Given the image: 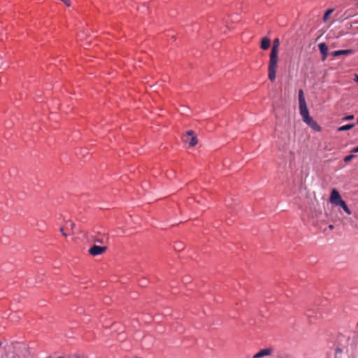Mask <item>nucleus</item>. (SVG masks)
<instances>
[{
    "instance_id": "obj_1",
    "label": "nucleus",
    "mask_w": 358,
    "mask_h": 358,
    "mask_svg": "<svg viewBox=\"0 0 358 358\" xmlns=\"http://www.w3.org/2000/svg\"><path fill=\"white\" fill-rule=\"evenodd\" d=\"M280 45L279 38H275L269 55L268 67V77L271 81H274L276 77V71L278 62V48Z\"/></svg>"
},
{
    "instance_id": "obj_2",
    "label": "nucleus",
    "mask_w": 358,
    "mask_h": 358,
    "mask_svg": "<svg viewBox=\"0 0 358 358\" xmlns=\"http://www.w3.org/2000/svg\"><path fill=\"white\" fill-rule=\"evenodd\" d=\"M299 113L301 115L303 121L308 120L310 116L309 111L306 106L303 91L302 90H299Z\"/></svg>"
},
{
    "instance_id": "obj_3",
    "label": "nucleus",
    "mask_w": 358,
    "mask_h": 358,
    "mask_svg": "<svg viewBox=\"0 0 358 358\" xmlns=\"http://www.w3.org/2000/svg\"><path fill=\"white\" fill-rule=\"evenodd\" d=\"M184 141L189 144L190 147H194L198 143L197 138L194 136L192 130L187 131L184 136Z\"/></svg>"
},
{
    "instance_id": "obj_4",
    "label": "nucleus",
    "mask_w": 358,
    "mask_h": 358,
    "mask_svg": "<svg viewBox=\"0 0 358 358\" xmlns=\"http://www.w3.org/2000/svg\"><path fill=\"white\" fill-rule=\"evenodd\" d=\"M343 199L338 192V191L336 189H333L331 192L329 201L334 206H337L338 203H341L343 201Z\"/></svg>"
},
{
    "instance_id": "obj_5",
    "label": "nucleus",
    "mask_w": 358,
    "mask_h": 358,
    "mask_svg": "<svg viewBox=\"0 0 358 358\" xmlns=\"http://www.w3.org/2000/svg\"><path fill=\"white\" fill-rule=\"evenodd\" d=\"M107 250L106 247H101L96 245H94L88 250L89 253L92 256H97L104 253Z\"/></svg>"
},
{
    "instance_id": "obj_6",
    "label": "nucleus",
    "mask_w": 358,
    "mask_h": 358,
    "mask_svg": "<svg viewBox=\"0 0 358 358\" xmlns=\"http://www.w3.org/2000/svg\"><path fill=\"white\" fill-rule=\"evenodd\" d=\"M303 122L315 131H320L322 129L321 127L311 117Z\"/></svg>"
},
{
    "instance_id": "obj_7",
    "label": "nucleus",
    "mask_w": 358,
    "mask_h": 358,
    "mask_svg": "<svg viewBox=\"0 0 358 358\" xmlns=\"http://www.w3.org/2000/svg\"><path fill=\"white\" fill-rule=\"evenodd\" d=\"M273 350L272 348H265L261 350L259 352L256 353L253 358H262L266 356L271 355L273 352Z\"/></svg>"
},
{
    "instance_id": "obj_8",
    "label": "nucleus",
    "mask_w": 358,
    "mask_h": 358,
    "mask_svg": "<svg viewBox=\"0 0 358 358\" xmlns=\"http://www.w3.org/2000/svg\"><path fill=\"white\" fill-rule=\"evenodd\" d=\"M354 52H355L354 50L348 49V50H336V51L331 52V55L333 57H338L340 55H349L353 54Z\"/></svg>"
},
{
    "instance_id": "obj_9",
    "label": "nucleus",
    "mask_w": 358,
    "mask_h": 358,
    "mask_svg": "<svg viewBox=\"0 0 358 358\" xmlns=\"http://www.w3.org/2000/svg\"><path fill=\"white\" fill-rule=\"evenodd\" d=\"M318 48L322 55V60L325 61L328 55V47L324 43H320L318 44Z\"/></svg>"
},
{
    "instance_id": "obj_10",
    "label": "nucleus",
    "mask_w": 358,
    "mask_h": 358,
    "mask_svg": "<svg viewBox=\"0 0 358 358\" xmlns=\"http://www.w3.org/2000/svg\"><path fill=\"white\" fill-rule=\"evenodd\" d=\"M270 45H271V41L267 37H264L262 38V41H261V48L262 50H267L269 47H270Z\"/></svg>"
},
{
    "instance_id": "obj_11",
    "label": "nucleus",
    "mask_w": 358,
    "mask_h": 358,
    "mask_svg": "<svg viewBox=\"0 0 358 358\" xmlns=\"http://www.w3.org/2000/svg\"><path fill=\"white\" fill-rule=\"evenodd\" d=\"M336 206L341 207L348 215H350L352 213L351 210L349 209L344 201H343L341 203H338Z\"/></svg>"
},
{
    "instance_id": "obj_12",
    "label": "nucleus",
    "mask_w": 358,
    "mask_h": 358,
    "mask_svg": "<svg viewBox=\"0 0 358 358\" xmlns=\"http://www.w3.org/2000/svg\"><path fill=\"white\" fill-rule=\"evenodd\" d=\"M354 127H355L354 124H348L343 125V126L338 127V131H347V130L352 129Z\"/></svg>"
},
{
    "instance_id": "obj_13",
    "label": "nucleus",
    "mask_w": 358,
    "mask_h": 358,
    "mask_svg": "<svg viewBox=\"0 0 358 358\" xmlns=\"http://www.w3.org/2000/svg\"><path fill=\"white\" fill-rule=\"evenodd\" d=\"M333 11H334L333 9H329L326 11V13H324V17H323V20L324 22H326L329 19V15L333 13Z\"/></svg>"
},
{
    "instance_id": "obj_14",
    "label": "nucleus",
    "mask_w": 358,
    "mask_h": 358,
    "mask_svg": "<svg viewBox=\"0 0 358 358\" xmlns=\"http://www.w3.org/2000/svg\"><path fill=\"white\" fill-rule=\"evenodd\" d=\"M355 157V155H348V156H345L344 157V162H350L353 158Z\"/></svg>"
},
{
    "instance_id": "obj_15",
    "label": "nucleus",
    "mask_w": 358,
    "mask_h": 358,
    "mask_svg": "<svg viewBox=\"0 0 358 358\" xmlns=\"http://www.w3.org/2000/svg\"><path fill=\"white\" fill-rule=\"evenodd\" d=\"M70 227L71 230H73L75 227V224L71 222H66V228Z\"/></svg>"
},
{
    "instance_id": "obj_16",
    "label": "nucleus",
    "mask_w": 358,
    "mask_h": 358,
    "mask_svg": "<svg viewBox=\"0 0 358 358\" xmlns=\"http://www.w3.org/2000/svg\"><path fill=\"white\" fill-rule=\"evenodd\" d=\"M354 118V116L352 115H348L345 117H343V120H352Z\"/></svg>"
},
{
    "instance_id": "obj_17",
    "label": "nucleus",
    "mask_w": 358,
    "mask_h": 358,
    "mask_svg": "<svg viewBox=\"0 0 358 358\" xmlns=\"http://www.w3.org/2000/svg\"><path fill=\"white\" fill-rule=\"evenodd\" d=\"M95 241L98 242V243H103V239L96 238Z\"/></svg>"
},
{
    "instance_id": "obj_18",
    "label": "nucleus",
    "mask_w": 358,
    "mask_h": 358,
    "mask_svg": "<svg viewBox=\"0 0 358 358\" xmlns=\"http://www.w3.org/2000/svg\"><path fill=\"white\" fill-rule=\"evenodd\" d=\"M352 152H358V147H356L355 148H353V150H352Z\"/></svg>"
},
{
    "instance_id": "obj_19",
    "label": "nucleus",
    "mask_w": 358,
    "mask_h": 358,
    "mask_svg": "<svg viewBox=\"0 0 358 358\" xmlns=\"http://www.w3.org/2000/svg\"><path fill=\"white\" fill-rule=\"evenodd\" d=\"M329 228L332 230L334 228V226L333 224H329Z\"/></svg>"
},
{
    "instance_id": "obj_20",
    "label": "nucleus",
    "mask_w": 358,
    "mask_h": 358,
    "mask_svg": "<svg viewBox=\"0 0 358 358\" xmlns=\"http://www.w3.org/2000/svg\"><path fill=\"white\" fill-rule=\"evenodd\" d=\"M6 38H7V36H6V34L5 37H3V36H1V40L3 41L4 39H6Z\"/></svg>"
},
{
    "instance_id": "obj_21",
    "label": "nucleus",
    "mask_w": 358,
    "mask_h": 358,
    "mask_svg": "<svg viewBox=\"0 0 358 358\" xmlns=\"http://www.w3.org/2000/svg\"><path fill=\"white\" fill-rule=\"evenodd\" d=\"M354 80L355 82H358V75H355V78Z\"/></svg>"
},
{
    "instance_id": "obj_22",
    "label": "nucleus",
    "mask_w": 358,
    "mask_h": 358,
    "mask_svg": "<svg viewBox=\"0 0 358 358\" xmlns=\"http://www.w3.org/2000/svg\"><path fill=\"white\" fill-rule=\"evenodd\" d=\"M62 235H63L64 236H65V237H66V236H67V234H66V232H63V233H62Z\"/></svg>"
},
{
    "instance_id": "obj_23",
    "label": "nucleus",
    "mask_w": 358,
    "mask_h": 358,
    "mask_svg": "<svg viewBox=\"0 0 358 358\" xmlns=\"http://www.w3.org/2000/svg\"><path fill=\"white\" fill-rule=\"evenodd\" d=\"M60 231L62 232V234L63 232H64V229H63L62 227V228H60Z\"/></svg>"
},
{
    "instance_id": "obj_24",
    "label": "nucleus",
    "mask_w": 358,
    "mask_h": 358,
    "mask_svg": "<svg viewBox=\"0 0 358 358\" xmlns=\"http://www.w3.org/2000/svg\"><path fill=\"white\" fill-rule=\"evenodd\" d=\"M58 358H63V357H58Z\"/></svg>"
},
{
    "instance_id": "obj_25",
    "label": "nucleus",
    "mask_w": 358,
    "mask_h": 358,
    "mask_svg": "<svg viewBox=\"0 0 358 358\" xmlns=\"http://www.w3.org/2000/svg\"><path fill=\"white\" fill-rule=\"evenodd\" d=\"M357 124H358V119H357Z\"/></svg>"
},
{
    "instance_id": "obj_26",
    "label": "nucleus",
    "mask_w": 358,
    "mask_h": 358,
    "mask_svg": "<svg viewBox=\"0 0 358 358\" xmlns=\"http://www.w3.org/2000/svg\"><path fill=\"white\" fill-rule=\"evenodd\" d=\"M357 4H358V2H357Z\"/></svg>"
}]
</instances>
